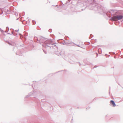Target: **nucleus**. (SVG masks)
I'll return each instance as SVG.
<instances>
[{
  "instance_id": "2",
  "label": "nucleus",
  "mask_w": 123,
  "mask_h": 123,
  "mask_svg": "<svg viewBox=\"0 0 123 123\" xmlns=\"http://www.w3.org/2000/svg\"><path fill=\"white\" fill-rule=\"evenodd\" d=\"M117 20H120L122 18L123 16L122 15H118L117 16Z\"/></svg>"
},
{
  "instance_id": "3",
  "label": "nucleus",
  "mask_w": 123,
  "mask_h": 123,
  "mask_svg": "<svg viewBox=\"0 0 123 123\" xmlns=\"http://www.w3.org/2000/svg\"><path fill=\"white\" fill-rule=\"evenodd\" d=\"M110 102L113 105V107H115L116 106V105L113 101L111 100L110 101Z\"/></svg>"
},
{
  "instance_id": "1",
  "label": "nucleus",
  "mask_w": 123,
  "mask_h": 123,
  "mask_svg": "<svg viewBox=\"0 0 123 123\" xmlns=\"http://www.w3.org/2000/svg\"><path fill=\"white\" fill-rule=\"evenodd\" d=\"M112 20H113V21H117V16H113L111 19Z\"/></svg>"
}]
</instances>
